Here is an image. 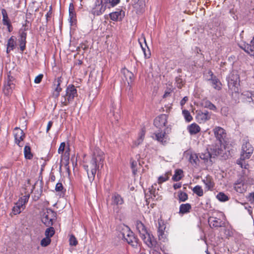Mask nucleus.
<instances>
[{
  "label": "nucleus",
  "mask_w": 254,
  "mask_h": 254,
  "mask_svg": "<svg viewBox=\"0 0 254 254\" xmlns=\"http://www.w3.org/2000/svg\"><path fill=\"white\" fill-rule=\"evenodd\" d=\"M104 159V152L99 148H95L89 164L84 166L90 182L94 181L97 170H99L100 167L102 168Z\"/></svg>",
  "instance_id": "1"
},
{
  "label": "nucleus",
  "mask_w": 254,
  "mask_h": 254,
  "mask_svg": "<svg viewBox=\"0 0 254 254\" xmlns=\"http://www.w3.org/2000/svg\"><path fill=\"white\" fill-rule=\"evenodd\" d=\"M135 227L144 243L148 247H154L156 244V240L152 235L148 232L144 225L140 221L138 220L135 222Z\"/></svg>",
  "instance_id": "2"
},
{
  "label": "nucleus",
  "mask_w": 254,
  "mask_h": 254,
  "mask_svg": "<svg viewBox=\"0 0 254 254\" xmlns=\"http://www.w3.org/2000/svg\"><path fill=\"white\" fill-rule=\"evenodd\" d=\"M65 94L62 96L61 103L62 106H67L72 102L74 97L77 96V90L72 84L68 85L65 90Z\"/></svg>",
  "instance_id": "3"
},
{
  "label": "nucleus",
  "mask_w": 254,
  "mask_h": 254,
  "mask_svg": "<svg viewBox=\"0 0 254 254\" xmlns=\"http://www.w3.org/2000/svg\"><path fill=\"white\" fill-rule=\"evenodd\" d=\"M57 219V213L52 209L47 208L43 210L41 220L46 226H52Z\"/></svg>",
  "instance_id": "4"
},
{
  "label": "nucleus",
  "mask_w": 254,
  "mask_h": 254,
  "mask_svg": "<svg viewBox=\"0 0 254 254\" xmlns=\"http://www.w3.org/2000/svg\"><path fill=\"white\" fill-rule=\"evenodd\" d=\"M228 86L232 93H238L239 92V80L237 74L231 75L228 79Z\"/></svg>",
  "instance_id": "5"
},
{
  "label": "nucleus",
  "mask_w": 254,
  "mask_h": 254,
  "mask_svg": "<svg viewBox=\"0 0 254 254\" xmlns=\"http://www.w3.org/2000/svg\"><path fill=\"white\" fill-rule=\"evenodd\" d=\"M220 151V149L217 148L211 149L210 151L207 149L200 154L199 157L201 159L203 160L204 162L211 164L212 163L211 159L219 155Z\"/></svg>",
  "instance_id": "6"
},
{
  "label": "nucleus",
  "mask_w": 254,
  "mask_h": 254,
  "mask_svg": "<svg viewBox=\"0 0 254 254\" xmlns=\"http://www.w3.org/2000/svg\"><path fill=\"white\" fill-rule=\"evenodd\" d=\"M107 8L108 6L103 2V0H97L94 7L91 10V13L94 15H100L105 11Z\"/></svg>",
  "instance_id": "7"
},
{
  "label": "nucleus",
  "mask_w": 254,
  "mask_h": 254,
  "mask_svg": "<svg viewBox=\"0 0 254 254\" xmlns=\"http://www.w3.org/2000/svg\"><path fill=\"white\" fill-rule=\"evenodd\" d=\"M14 79L12 76L7 75V78L4 81L3 89V93L5 95H9L12 93L13 89L15 87Z\"/></svg>",
  "instance_id": "8"
},
{
  "label": "nucleus",
  "mask_w": 254,
  "mask_h": 254,
  "mask_svg": "<svg viewBox=\"0 0 254 254\" xmlns=\"http://www.w3.org/2000/svg\"><path fill=\"white\" fill-rule=\"evenodd\" d=\"M168 116L166 114H162L157 117L154 121V125L160 129L164 128L165 129L166 125L167 123Z\"/></svg>",
  "instance_id": "9"
},
{
  "label": "nucleus",
  "mask_w": 254,
  "mask_h": 254,
  "mask_svg": "<svg viewBox=\"0 0 254 254\" xmlns=\"http://www.w3.org/2000/svg\"><path fill=\"white\" fill-rule=\"evenodd\" d=\"M209 77L207 80L211 83V86L216 90H219L221 89V83L219 79L213 74L211 70L208 72Z\"/></svg>",
  "instance_id": "10"
},
{
  "label": "nucleus",
  "mask_w": 254,
  "mask_h": 254,
  "mask_svg": "<svg viewBox=\"0 0 254 254\" xmlns=\"http://www.w3.org/2000/svg\"><path fill=\"white\" fill-rule=\"evenodd\" d=\"M211 114L207 111L196 112V120L199 124L204 123L210 119Z\"/></svg>",
  "instance_id": "11"
},
{
  "label": "nucleus",
  "mask_w": 254,
  "mask_h": 254,
  "mask_svg": "<svg viewBox=\"0 0 254 254\" xmlns=\"http://www.w3.org/2000/svg\"><path fill=\"white\" fill-rule=\"evenodd\" d=\"M13 135L15 138V143L19 147H21L22 145L20 144V142L21 141H22L25 137V134L23 131L19 127H16L13 130Z\"/></svg>",
  "instance_id": "12"
},
{
  "label": "nucleus",
  "mask_w": 254,
  "mask_h": 254,
  "mask_svg": "<svg viewBox=\"0 0 254 254\" xmlns=\"http://www.w3.org/2000/svg\"><path fill=\"white\" fill-rule=\"evenodd\" d=\"M254 152V148L249 142L243 143L241 154H244L245 158H250Z\"/></svg>",
  "instance_id": "13"
},
{
  "label": "nucleus",
  "mask_w": 254,
  "mask_h": 254,
  "mask_svg": "<svg viewBox=\"0 0 254 254\" xmlns=\"http://www.w3.org/2000/svg\"><path fill=\"white\" fill-rule=\"evenodd\" d=\"M213 132L216 139L222 143L226 135L225 130L220 127H216L213 129Z\"/></svg>",
  "instance_id": "14"
},
{
  "label": "nucleus",
  "mask_w": 254,
  "mask_h": 254,
  "mask_svg": "<svg viewBox=\"0 0 254 254\" xmlns=\"http://www.w3.org/2000/svg\"><path fill=\"white\" fill-rule=\"evenodd\" d=\"M165 229L166 226L164 222L162 220H159L157 231L158 237L159 239L163 242H165L167 239L166 234H165Z\"/></svg>",
  "instance_id": "15"
},
{
  "label": "nucleus",
  "mask_w": 254,
  "mask_h": 254,
  "mask_svg": "<svg viewBox=\"0 0 254 254\" xmlns=\"http://www.w3.org/2000/svg\"><path fill=\"white\" fill-rule=\"evenodd\" d=\"M1 14L2 16V24L7 27V31L9 32H11L13 30V26L11 25V22L8 16L6 10L2 8L1 9Z\"/></svg>",
  "instance_id": "16"
},
{
  "label": "nucleus",
  "mask_w": 254,
  "mask_h": 254,
  "mask_svg": "<svg viewBox=\"0 0 254 254\" xmlns=\"http://www.w3.org/2000/svg\"><path fill=\"white\" fill-rule=\"evenodd\" d=\"M62 82V77H58L56 78L53 82V88L54 89V95L56 97H58L60 96V92L62 90V88L60 85Z\"/></svg>",
  "instance_id": "17"
},
{
  "label": "nucleus",
  "mask_w": 254,
  "mask_h": 254,
  "mask_svg": "<svg viewBox=\"0 0 254 254\" xmlns=\"http://www.w3.org/2000/svg\"><path fill=\"white\" fill-rule=\"evenodd\" d=\"M124 203L123 198L118 193H114L111 197V205L114 206H118Z\"/></svg>",
  "instance_id": "18"
},
{
  "label": "nucleus",
  "mask_w": 254,
  "mask_h": 254,
  "mask_svg": "<svg viewBox=\"0 0 254 254\" xmlns=\"http://www.w3.org/2000/svg\"><path fill=\"white\" fill-rule=\"evenodd\" d=\"M124 16V12L122 9L111 12L109 14L110 18L114 21L122 20Z\"/></svg>",
  "instance_id": "19"
},
{
  "label": "nucleus",
  "mask_w": 254,
  "mask_h": 254,
  "mask_svg": "<svg viewBox=\"0 0 254 254\" xmlns=\"http://www.w3.org/2000/svg\"><path fill=\"white\" fill-rule=\"evenodd\" d=\"M156 140L161 142L162 144H164L167 141V135L166 134L165 129H161L160 132L155 133Z\"/></svg>",
  "instance_id": "20"
},
{
  "label": "nucleus",
  "mask_w": 254,
  "mask_h": 254,
  "mask_svg": "<svg viewBox=\"0 0 254 254\" xmlns=\"http://www.w3.org/2000/svg\"><path fill=\"white\" fill-rule=\"evenodd\" d=\"M239 47L245 52L249 54L250 56L254 57V47L251 44L244 43L239 45Z\"/></svg>",
  "instance_id": "21"
},
{
  "label": "nucleus",
  "mask_w": 254,
  "mask_h": 254,
  "mask_svg": "<svg viewBox=\"0 0 254 254\" xmlns=\"http://www.w3.org/2000/svg\"><path fill=\"white\" fill-rule=\"evenodd\" d=\"M208 222L211 227H219L222 226V221L216 217H209Z\"/></svg>",
  "instance_id": "22"
},
{
  "label": "nucleus",
  "mask_w": 254,
  "mask_h": 254,
  "mask_svg": "<svg viewBox=\"0 0 254 254\" xmlns=\"http://www.w3.org/2000/svg\"><path fill=\"white\" fill-rule=\"evenodd\" d=\"M205 185V189L207 190H212L214 187V183L213 179L209 176L206 177L203 180Z\"/></svg>",
  "instance_id": "23"
},
{
  "label": "nucleus",
  "mask_w": 254,
  "mask_h": 254,
  "mask_svg": "<svg viewBox=\"0 0 254 254\" xmlns=\"http://www.w3.org/2000/svg\"><path fill=\"white\" fill-rule=\"evenodd\" d=\"M122 73H123L126 80H127L128 85H129L133 80L134 75L133 74L129 71L127 69H124L122 70Z\"/></svg>",
  "instance_id": "24"
},
{
  "label": "nucleus",
  "mask_w": 254,
  "mask_h": 254,
  "mask_svg": "<svg viewBox=\"0 0 254 254\" xmlns=\"http://www.w3.org/2000/svg\"><path fill=\"white\" fill-rule=\"evenodd\" d=\"M191 209V206L190 203H187L182 204L179 207V214L184 215L190 212Z\"/></svg>",
  "instance_id": "25"
},
{
  "label": "nucleus",
  "mask_w": 254,
  "mask_h": 254,
  "mask_svg": "<svg viewBox=\"0 0 254 254\" xmlns=\"http://www.w3.org/2000/svg\"><path fill=\"white\" fill-rule=\"evenodd\" d=\"M145 131L143 128H142L141 131L138 134V137L137 139L134 141L132 145V147H135L140 144L144 140Z\"/></svg>",
  "instance_id": "26"
},
{
  "label": "nucleus",
  "mask_w": 254,
  "mask_h": 254,
  "mask_svg": "<svg viewBox=\"0 0 254 254\" xmlns=\"http://www.w3.org/2000/svg\"><path fill=\"white\" fill-rule=\"evenodd\" d=\"M16 45V42L13 36H11L7 41L6 53H9L11 51H12Z\"/></svg>",
  "instance_id": "27"
},
{
  "label": "nucleus",
  "mask_w": 254,
  "mask_h": 254,
  "mask_svg": "<svg viewBox=\"0 0 254 254\" xmlns=\"http://www.w3.org/2000/svg\"><path fill=\"white\" fill-rule=\"evenodd\" d=\"M188 129L190 134H195L200 130V128L196 124L193 123L188 126Z\"/></svg>",
  "instance_id": "28"
},
{
  "label": "nucleus",
  "mask_w": 254,
  "mask_h": 254,
  "mask_svg": "<svg viewBox=\"0 0 254 254\" xmlns=\"http://www.w3.org/2000/svg\"><path fill=\"white\" fill-rule=\"evenodd\" d=\"M127 242L133 248H137L138 245V239L134 235L130 236V237L127 238L126 240Z\"/></svg>",
  "instance_id": "29"
},
{
  "label": "nucleus",
  "mask_w": 254,
  "mask_h": 254,
  "mask_svg": "<svg viewBox=\"0 0 254 254\" xmlns=\"http://www.w3.org/2000/svg\"><path fill=\"white\" fill-rule=\"evenodd\" d=\"M202 105L204 108L209 110L214 111L217 110L216 107L208 100H203L202 102Z\"/></svg>",
  "instance_id": "30"
},
{
  "label": "nucleus",
  "mask_w": 254,
  "mask_h": 254,
  "mask_svg": "<svg viewBox=\"0 0 254 254\" xmlns=\"http://www.w3.org/2000/svg\"><path fill=\"white\" fill-rule=\"evenodd\" d=\"M183 177V171L181 169H177L172 177V180L174 181H179Z\"/></svg>",
  "instance_id": "31"
},
{
  "label": "nucleus",
  "mask_w": 254,
  "mask_h": 254,
  "mask_svg": "<svg viewBox=\"0 0 254 254\" xmlns=\"http://www.w3.org/2000/svg\"><path fill=\"white\" fill-rule=\"evenodd\" d=\"M109 116L112 122H117L120 119V114L117 112H116L114 109L111 110Z\"/></svg>",
  "instance_id": "32"
},
{
  "label": "nucleus",
  "mask_w": 254,
  "mask_h": 254,
  "mask_svg": "<svg viewBox=\"0 0 254 254\" xmlns=\"http://www.w3.org/2000/svg\"><path fill=\"white\" fill-rule=\"evenodd\" d=\"M189 162L193 166L197 165L199 162L198 156L195 153H191L189 158Z\"/></svg>",
  "instance_id": "33"
},
{
  "label": "nucleus",
  "mask_w": 254,
  "mask_h": 254,
  "mask_svg": "<svg viewBox=\"0 0 254 254\" xmlns=\"http://www.w3.org/2000/svg\"><path fill=\"white\" fill-rule=\"evenodd\" d=\"M69 17L70 21L74 20L76 17V14L74 10V6L73 3H70L68 8Z\"/></svg>",
  "instance_id": "34"
},
{
  "label": "nucleus",
  "mask_w": 254,
  "mask_h": 254,
  "mask_svg": "<svg viewBox=\"0 0 254 254\" xmlns=\"http://www.w3.org/2000/svg\"><path fill=\"white\" fill-rule=\"evenodd\" d=\"M234 189L239 193H243L246 190L244 183H241L238 181L234 184Z\"/></svg>",
  "instance_id": "35"
},
{
  "label": "nucleus",
  "mask_w": 254,
  "mask_h": 254,
  "mask_svg": "<svg viewBox=\"0 0 254 254\" xmlns=\"http://www.w3.org/2000/svg\"><path fill=\"white\" fill-rule=\"evenodd\" d=\"M29 195H25L19 198L18 200L16 202L18 205H20V206L24 207L25 205L28 202Z\"/></svg>",
  "instance_id": "36"
},
{
  "label": "nucleus",
  "mask_w": 254,
  "mask_h": 254,
  "mask_svg": "<svg viewBox=\"0 0 254 254\" xmlns=\"http://www.w3.org/2000/svg\"><path fill=\"white\" fill-rule=\"evenodd\" d=\"M104 3L106 4L108 8L113 7L119 4L120 0H103Z\"/></svg>",
  "instance_id": "37"
},
{
  "label": "nucleus",
  "mask_w": 254,
  "mask_h": 254,
  "mask_svg": "<svg viewBox=\"0 0 254 254\" xmlns=\"http://www.w3.org/2000/svg\"><path fill=\"white\" fill-rule=\"evenodd\" d=\"M141 40H142L143 41V42L144 43V44H145V47H147V48H148V49H149V48H148V47H147V44H146V41L145 38L143 36V37H142ZM138 41H139V44H140V46H141V49H142V51H143V53H144V55L145 57L146 58H150V55H151V54H150V52H149L148 54H147V53H146V51H145V48L143 46L142 44H141V41H141V39H139V40H138Z\"/></svg>",
  "instance_id": "38"
},
{
  "label": "nucleus",
  "mask_w": 254,
  "mask_h": 254,
  "mask_svg": "<svg viewBox=\"0 0 254 254\" xmlns=\"http://www.w3.org/2000/svg\"><path fill=\"white\" fill-rule=\"evenodd\" d=\"M24 153L26 159H31L32 158L33 154L31 152V148L29 146H25L24 148Z\"/></svg>",
  "instance_id": "39"
},
{
  "label": "nucleus",
  "mask_w": 254,
  "mask_h": 254,
  "mask_svg": "<svg viewBox=\"0 0 254 254\" xmlns=\"http://www.w3.org/2000/svg\"><path fill=\"white\" fill-rule=\"evenodd\" d=\"M24 209V207L20 206L18 203L16 202L15 205L12 208V213L14 215H17L21 213L22 210Z\"/></svg>",
  "instance_id": "40"
},
{
  "label": "nucleus",
  "mask_w": 254,
  "mask_h": 254,
  "mask_svg": "<svg viewBox=\"0 0 254 254\" xmlns=\"http://www.w3.org/2000/svg\"><path fill=\"white\" fill-rule=\"evenodd\" d=\"M134 235L132 232H131L128 227H127L126 229L123 230L122 232V237L125 240H126L127 238L130 237V236Z\"/></svg>",
  "instance_id": "41"
},
{
  "label": "nucleus",
  "mask_w": 254,
  "mask_h": 254,
  "mask_svg": "<svg viewBox=\"0 0 254 254\" xmlns=\"http://www.w3.org/2000/svg\"><path fill=\"white\" fill-rule=\"evenodd\" d=\"M188 199V195L187 193L179 191L178 192V199L180 202H184Z\"/></svg>",
  "instance_id": "42"
},
{
  "label": "nucleus",
  "mask_w": 254,
  "mask_h": 254,
  "mask_svg": "<svg viewBox=\"0 0 254 254\" xmlns=\"http://www.w3.org/2000/svg\"><path fill=\"white\" fill-rule=\"evenodd\" d=\"M192 191L194 193L199 196H201L203 194V191L201 187L198 185L195 186L192 189Z\"/></svg>",
  "instance_id": "43"
},
{
  "label": "nucleus",
  "mask_w": 254,
  "mask_h": 254,
  "mask_svg": "<svg viewBox=\"0 0 254 254\" xmlns=\"http://www.w3.org/2000/svg\"><path fill=\"white\" fill-rule=\"evenodd\" d=\"M49 227L46 230L45 234L47 237L50 238L55 234V231L54 228L53 227Z\"/></svg>",
  "instance_id": "44"
},
{
  "label": "nucleus",
  "mask_w": 254,
  "mask_h": 254,
  "mask_svg": "<svg viewBox=\"0 0 254 254\" xmlns=\"http://www.w3.org/2000/svg\"><path fill=\"white\" fill-rule=\"evenodd\" d=\"M242 95L244 96V99H245L247 101L249 102L253 101V94L252 92L249 91H245L242 94Z\"/></svg>",
  "instance_id": "45"
},
{
  "label": "nucleus",
  "mask_w": 254,
  "mask_h": 254,
  "mask_svg": "<svg viewBox=\"0 0 254 254\" xmlns=\"http://www.w3.org/2000/svg\"><path fill=\"white\" fill-rule=\"evenodd\" d=\"M217 198L221 201H226L228 200V196L224 193L220 192L216 196Z\"/></svg>",
  "instance_id": "46"
},
{
  "label": "nucleus",
  "mask_w": 254,
  "mask_h": 254,
  "mask_svg": "<svg viewBox=\"0 0 254 254\" xmlns=\"http://www.w3.org/2000/svg\"><path fill=\"white\" fill-rule=\"evenodd\" d=\"M182 113L186 121L190 122L192 120V118L189 111L184 110Z\"/></svg>",
  "instance_id": "47"
},
{
  "label": "nucleus",
  "mask_w": 254,
  "mask_h": 254,
  "mask_svg": "<svg viewBox=\"0 0 254 254\" xmlns=\"http://www.w3.org/2000/svg\"><path fill=\"white\" fill-rule=\"evenodd\" d=\"M224 232L226 237H232L233 235V229L231 227L225 228Z\"/></svg>",
  "instance_id": "48"
},
{
  "label": "nucleus",
  "mask_w": 254,
  "mask_h": 254,
  "mask_svg": "<svg viewBox=\"0 0 254 254\" xmlns=\"http://www.w3.org/2000/svg\"><path fill=\"white\" fill-rule=\"evenodd\" d=\"M24 27L21 28L19 30V38L21 39H26L27 33L25 31L27 29L25 28V25H23V27Z\"/></svg>",
  "instance_id": "49"
},
{
  "label": "nucleus",
  "mask_w": 254,
  "mask_h": 254,
  "mask_svg": "<svg viewBox=\"0 0 254 254\" xmlns=\"http://www.w3.org/2000/svg\"><path fill=\"white\" fill-rule=\"evenodd\" d=\"M249 158H245V156L244 154H241V157L240 159H238L237 161V163L240 166V167L243 168H246V167H243V164L245 163V160L246 159H248Z\"/></svg>",
  "instance_id": "50"
},
{
  "label": "nucleus",
  "mask_w": 254,
  "mask_h": 254,
  "mask_svg": "<svg viewBox=\"0 0 254 254\" xmlns=\"http://www.w3.org/2000/svg\"><path fill=\"white\" fill-rule=\"evenodd\" d=\"M18 42H19V44L20 50L22 52H23L25 49L26 43V39L19 38Z\"/></svg>",
  "instance_id": "51"
},
{
  "label": "nucleus",
  "mask_w": 254,
  "mask_h": 254,
  "mask_svg": "<svg viewBox=\"0 0 254 254\" xmlns=\"http://www.w3.org/2000/svg\"><path fill=\"white\" fill-rule=\"evenodd\" d=\"M51 242L50 238L46 237L42 239L41 241V245L43 247H46L48 246Z\"/></svg>",
  "instance_id": "52"
},
{
  "label": "nucleus",
  "mask_w": 254,
  "mask_h": 254,
  "mask_svg": "<svg viewBox=\"0 0 254 254\" xmlns=\"http://www.w3.org/2000/svg\"><path fill=\"white\" fill-rule=\"evenodd\" d=\"M151 248V250L150 251V254H161V253L158 251L157 243L156 241V244L154 247H148Z\"/></svg>",
  "instance_id": "53"
},
{
  "label": "nucleus",
  "mask_w": 254,
  "mask_h": 254,
  "mask_svg": "<svg viewBox=\"0 0 254 254\" xmlns=\"http://www.w3.org/2000/svg\"><path fill=\"white\" fill-rule=\"evenodd\" d=\"M69 245L70 246H75L77 244V240L75 236L71 235L69 239Z\"/></svg>",
  "instance_id": "54"
},
{
  "label": "nucleus",
  "mask_w": 254,
  "mask_h": 254,
  "mask_svg": "<svg viewBox=\"0 0 254 254\" xmlns=\"http://www.w3.org/2000/svg\"><path fill=\"white\" fill-rule=\"evenodd\" d=\"M157 186V185L156 184H154V185H152L151 186V188H149V191L150 192V196L151 197H155V193L156 192V188L155 187V186L156 187Z\"/></svg>",
  "instance_id": "55"
},
{
  "label": "nucleus",
  "mask_w": 254,
  "mask_h": 254,
  "mask_svg": "<svg viewBox=\"0 0 254 254\" xmlns=\"http://www.w3.org/2000/svg\"><path fill=\"white\" fill-rule=\"evenodd\" d=\"M168 180V177L167 175H162V176H160L158 178V183L159 184H162V183L166 182Z\"/></svg>",
  "instance_id": "56"
},
{
  "label": "nucleus",
  "mask_w": 254,
  "mask_h": 254,
  "mask_svg": "<svg viewBox=\"0 0 254 254\" xmlns=\"http://www.w3.org/2000/svg\"><path fill=\"white\" fill-rule=\"evenodd\" d=\"M64 190V187L61 183H58L55 187V190L56 191H62Z\"/></svg>",
  "instance_id": "57"
},
{
  "label": "nucleus",
  "mask_w": 254,
  "mask_h": 254,
  "mask_svg": "<svg viewBox=\"0 0 254 254\" xmlns=\"http://www.w3.org/2000/svg\"><path fill=\"white\" fill-rule=\"evenodd\" d=\"M65 146V144L64 142H62L61 143L60 147H59V149H58V153L59 154L63 153L64 150Z\"/></svg>",
  "instance_id": "58"
},
{
  "label": "nucleus",
  "mask_w": 254,
  "mask_h": 254,
  "mask_svg": "<svg viewBox=\"0 0 254 254\" xmlns=\"http://www.w3.org/2000/svg\"><path fill=\"white\" fill-rule=\"evenodd\" d=\"M43 77V74H39L38 76H37L35 77V78L34 79V82L37 84L40 83L41 82Z\"/></svg>",
  "instance_id": "59"
},
{
  "label": "nucleus",
  "mask_w": 254,
  "mask_h": 254,
  "mask_svg": "<svg viewBox=\"0 0 254 254\" xmlns=\"http://www.w3.org/2000/svg\"><path fill=\"white\" fill-rule=\"evenodd\" d=\"M137 165V162L135 161H132L131 162V166L133 172L135 173V172L136 171V166Z\"/></svg>",
  "instance_id": "60"
},
{
  "label": "nucleus",
  "mask_w": 254,
  "mask_h": 254,
  "mask_svg": "<svg viewBox=\"0 0 254 254\" xmlns=\"http://www.w3.org/2000/svg\"><path fill=\"white\" fill-rule=\"evenodd\" d=\"M52 14V6H51L50 7L49 11L46 14L47 21H48L49 20V18L51 17Z\"/></svg>",
  "instance_id": "61"
},
{
  "label": "nucleus",
  "mask_w": 254,
  "mask_h": 254,
  "mask_svg": "<svg viewBox=\"0 0 254 254\" xmlns=\"http://www.w3.org/2000/svg\"><path fill=\"white\" fill-rule=\"evenodd\" d=\"M188 98L187 96L184 97L183 99L181 100L180 102V105L183 106L185 104L187 101H188Z\"/></svg>",
  "instance_id": "62"
},
{
  "label": "nucleus",
  "mask_w": 254,
  "mask_h": 254,
  "mask_svg": "<svg viewBox=\"0 0 254 254\" xmlns=\"http://www.w3.org/2000/svg\"><path fill=\"white\" fill-rule=\"evenodd\" d=\"M52 125H53V122L52 121H49L48 122V125H47V129H46V132H48V131L50 129L51 127L52 126Z\"/></svg>",
  "instance_id": "63"
},
{
  "label": "nucleus",
  "mask_w": 254,
  "mask_h": 254,
  "mask_svg": "<svg viewBox=\"0 0 254 254\" xmlns=\"http://www.w3.org/2000/svg\"><path fill=\"white\" fill-rule=\"evenodd\" d=\"M182 184L181 183H176L174 184L173 187L175 190H177L178 189H179L181 187Z\"/></svg>",
  "instance_id": "64"
}]
</instances>
